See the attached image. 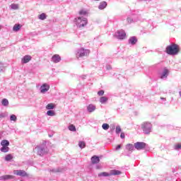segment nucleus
<instances>
[{
  "label": "nucleus",
  "mask_w": 181,
  "mask_h": 181,
  "mask_svg": "<svg viewBox=\"0 0 181 181\" xmlns=\"http://www.w3.org/2000/svg\"><path fill=\"white\" fill-rule=\"evenodd\" d=\"M74 22L77 28H78L79 29H81L87 26V24L88 23V20L86 17L79 16V17L75 18Z\"/></svg>",
  "instance_id": "obj_1"
},
{
  "label": "nucleus",
  "mask_w": 181,
  "mask_h": 181,
  "mask_svg": "<svg viewBox=\"0 0 181 181\" xmlns=\"http://www.w3.org/2000/svg\"><path fill=\"white\" fill-rule=\"evenodd\" d=\"M34 152H36L39 156H43L49 153V149H47L45 144H41L34 148Z\"/></svg>",
  "instance_id": "obj_2"
},
{
  "label": "nucleus",
  "mask_w": 181,
  "mask_h": 181,
  "mask_svg": "<svg viewBox=\"0 0 181 181\" xmlns=\"http://www.w3.org/2000/svg\"><path fill=\"white\" fill-rule=\"evenodd\" d=\"M165 52L167 54L175 56L179 53V45L176 44L168 45L165 49Z\"/></svg>",
  "instance_id": "obj_3"
},
{
  "label": "nucleus",
  "mask_w": 181,
  "mask_h": 181,
  "mask_svg": "<svg viewBox=\"0 0 181 181\" xmlns=\"http://www.w3.org/2000/svg\"><path fill=\"white\" fill-rule=\"evenodd\" d=\"M122 173L118 170H112L110 173L103 172L98 174V177H108L110 176H119Z\"/></svg>",
  "instance_id": "obj_4"
},
{
  "label": "nucleus",
  "mask_w": 181,
  "mask_h": 181,
  "mask_svg": "<svg viewBox=\"0 0 181 181\" xmlns=\"http://www.w3.org/2000/svg\"><path fill=\"white\" fill-rule=\"evenodd\" d=\"M141 129L145 135H149L152 132V123L144 122L141 124Z\"/></svg>",
  "instance_id": "obj_5"
},
{
  "label": "nucleus",
  "mask_w": 181,
  "mask_h": 181,
  "mask_svg": "<svg viewBox=\"0 0 181 181\" xmlns=\"http://www.w3.org/2000/svg\"><path fill=\"white\" fill-rule=\"evenodd\" d=\"M90 54V49H86L84 48H80L76 50V56L77 59H80V57H87Z\"/></svg>",
  "instance_id": "obj_6"
},
{
  "label": "nucleus",
  "mask_w": 181,
  "mask_h": 181,
  "mask_svg": "<svg viewBox=\"0 0 181 181\" xmlns=\"http://www.w3.org/2000/svg\"><path fill=\"white\" fill-rule=\"evenodd\" d=\"M115 36L119 40H124L127 37V33L124 30H120L115 33Z\"/></svg>",
  "instance_id": "obj_7"
},
{
  "label": "nucleus",
  "mask_w": 181,
  "mask_h": 181,
  "mask_svg": "<svg viewBox=\"0 0 181 181\" xmlns=\"http://www.w3.org/2000/svg\"><path fill=\"white\" fill-rule=\"evenodd\" d=\"M146 146V144L144 142L137 141L134 144V148L135 149H137V151H141V149H145Z\"/></svg>",
  "instance_id": "obj_8"
},
{
  "label": "nucleus",
  "mask_w": 181,
  "mask_h": 181,
  "mask_svg": "<svg viewBox=\"0 0 181 181\" xmlns=\"http://www.w3.org/2000/svg\"><path fill=\"white\" fill-rule=\"evenodd\" d=\"M14 175L17 176H22L23 177H28V173L23 170H16L13 171Z\"/></svg>",
  "instance_id": "obj_9"
},
{
  "label": "nucleus",
  "mask_w": 181,
  "mask_h": 181,
  "mask_svg": "<svg viewBox=\"0 0 181 181\" xmlns=\"http://www.w3.org/2000/svg\"><path fill=\"white\" fill-rule=\"evenodd\" d=\"M40 90L41 94H45V93H47V91L50 90V86H49L47 83H44L42 86H41Z\"/></svg>",
  "instance_id": "obj_10"
},
{
  "label": "nucleus",
  "mask_w": 181,
  "mask_h": 181,
  "mask_svg": "<svg viewBox=\"0 0 181 181\" xmlns=\"http://www.w3.org/2000/svg\"><path fill=\"white\" fill-rule=\"evenodd\" d=\"M168 76H169V70L165 68L162 73L160 74V78L162 80H166L168 78Z\"/></svg>",
  "instance_id": "obj_11"
},
{
  "label": "nucleus",
  "mask_w": 181,
  "mask_h": 181,
  "mask_svg": "<svg viewBox=\"0 0 181 181\" xmlns=\"http://www.w3.org/2000/svg\"><path fill=\"white\" fill-rule=\"evenodd\" d=\"M30 60H32V57L30 55H25L21 59V63L23 64H26V63H29Z\"/></svg>",
  "instance_id": "obj_12"
},
{
  "label": "nucleus",
  "mask_w": 181,
  "mask_h": 181,
  "mask_svg": "<svg viewBox=\"0 0 181 181\" xmlns=\"http://www.w3.org/2000/svg\"><path fill=\"white\" fill-rule=\"evenodd\" d=\"M11 179H13V175H4L0 176V180H1V181L11 180Z\"/></svg>",
  "instance_id": "obj_13"
},
{
  "label": "nucleus",
  "mask_w": 181,
  "mask_h": 181,
  "mask_svg": "<svg viewBox=\"0 0 181 181\" xmlns=\"http://www.w3.org/2000/svg\"><path fill=\"white\" fill-rule=\"evenodd\" d=\"M61 60H62V58L59 54H54L52 57V62H53V63H59Z\"/></svg>",
  "instance_id": "obj_14"
},
{
  "label": "nucleus",
  "mask_w": 181,
  "mask_h": 181,
  "mask_svg": "<svg viewBox=\"0 0 181 181\" xmlns=\"http://www.w3.org/2000/svg\"><path fill=\"white\" fill-rule=\"evenodd\" d=\"M96 107L93 104H90L87 106L88 112H94L95 111Z\"/></svg>",
  "instance_id": "obj_15"
},
{
  "label": "nucleus",
  "mask_w": 181,
  "mask_h": 181,
  "mask_svg": "<svg viewBox=\"0 0 181 181\" xmlns=\"http://www.w3.org/2000/svg\"><path fill=\"white\" fill-rule=\"evenodd\" d=\"M136 42H138L136 37H131L129 39V45H132V46H134V45H136Z\"/></svg>",
  "instance_id": "obj_16"
},
{
  "label": "nucleus",
  "mask_w": 181,
  "mask_h": 181,
  "mask_svg": "<svg viewBox=\"0 0 181 181\" xmlns=\"http://www.w3.org/2000/svg\"><path fill=\"white\" fill-rule=\"evenodd\" d=\"M91 162L93 165H95V163H98L100 162V157L97 156H93L91 158Z\"/></svg>",
  "instance_id": "obj_17"
},
{
  "label": "nucleus",
  "mask_w": 181,
  "mask_h": 181,
  "mask_svg": "<svg viewBox=\"0 0 181 181\" xmlns=\"http://www.w3.org/2000/svg\"><path fill=\"white\" fill-rule=\"evenodd\" d=\"M99 101L100 104H107L108 101V98L106 96H102L100 97Z\"/></svg>",
  "instance_id": "obj_18"
},
{
  "label": "nucleus",
  "mask_w": 181,
  "mask_h": 181,
  "mask_svg": "<svg viewBox=\"0 0 181 181\" xmlns=\"http://www.w3.org/2000/svg\"><path fill=\"white\" fill-rule=\"evenodd\" d=\"M107 8V2L105 1H101L100 3V5L98 6V8L100 10L105 9Z\"/></svg>",
  "instance_id": "obj_19"
},
{
  "label": "nucleus",
  "mask_w": 181,
  "mask_h": 181,
  "mask_svg": "<svg viewBox=\"0 0 181 181\" xmlns=\"http://www.w3.org/2000/svg\"><path fill=\"white\" fill-rule=\"evenodd\" d=\"M12 159H13V156L12 154H7L5 156L6 162H12Z\"/></svg>",
  "instance_id": "obj_20"
},
{
  "label": "nucleus",
  "mask_w": 181,
  "mask_h": 181,
  "mask_svg": "<svg viewBox=\"0 0 181 181\" xmlns=\"http://www.w3.org/2000/svg\"><path fill=\"white\" fill-rule=\"evenodd\" d=\"M10 9H12L13 11H18V9H19V4H11L10 5Z\"/></svg>",
  "instance_id": "obj_21"
},
{
  "label": "nucleus",
  "mask_w": 181,
  "mask_h": 181,
  "mask_svg": "<svg viewBox=\"0 0 181 181\" xmlns=\"http://www.w3.org/2000/svg\"><path fill=\"white\" fill-rule=\"evenodd\" d=\"M0 151L1 152H4V153H6V152H9V147L8 146H2Z\"/></svg>",
  "instance_id": "obj_22"
},
{
  "label": "nucleus",
  "mask_w": 181,
  "mask_h": 181,
  "mask_svg": "<svg viewBox=\"0 0 181 181\" xmlns=\"http://www.w3.org/2000/svg\"><path fill=\"white\" fill-rule=\"evenodd\" d=\"M134 148H135V146H134V144H129L126 146L127 151H134Z\"/></svg>",
  "instance_id": "obj_23"
},
{
  "label": "nucleus",
  "mask_w": 181,
  "mask_h": 181,
  "mask_svg": "<svg viewBox=\"0 0 181 181\" xmlns=\"http://www.w3.org/2000/svg\"><path fill=\"white\" fill-rule=\"evenodd\" d=\"M1 105H4V107H8V105H9V101L8 99L4 98L1 100Z\"/></svg>",
  "instance_id": "obj_24"
},
{
  "label": "nucleus",
  "mask_w": 181,
  "mask_h": 181,
  "mask_svg": "<svg viewBox=\"0 0 181 181\" xmlns=\"http://www.w3.org/2000/svg\"><path fill=\"white\" fill-rule=\"evenodd\" d=\"M1 146H9V141L8 140H2L1 141Z\"/></svg>",
  "instance_id": "obj_25"
},
{
  "label": "nucleus",
  "mask_w": 181,
  "mask_h": 181,
  "mask_svg": "<svg viewBox=\"0 0 181 181\" xmlns=\"http://www.w3.org/2000/svg\"><path fill=\"white\" fill-rule=\"evenodd\" d=\"M88 12L87 11L82 9L79 11V15L81 16H87Z\"/></svg>",
  "instance_id": "obj_26"
},
{
  "label": "nucleus",
  "mask_w": 181,
  "mask_h": 181,
  "mask_svg": "<svg viewBox=\"0 0 181 181\" xmlns=\"http://www.w3.org/2000/svg\"><path fill=\"white\" fill-rule=\"evenodd\" d=\"M47 16H46V13H42L40 15L38 16V18L40 21H45V19H46Z\"/></svg>",
  "instance_id": "obj_27"
},
{
  "label": "nucleus",
  "mask_w": 181,
  "mask_h": 181,
  "mask_svg": "<svg viewBox=\"0 0 181 181\" xmlns=\"http://www.w3.org/2000/svg\"><path fill=\"white\" fill-rule=\"evenodd\" d=\"M47 115H48V117H54V115H56V113H54V111L53 110H48L47 112Z\"/></svg>",
  "instance_id": "obj_28"
},
{
  "label": "nucleus",
  "mask_w": 181,
  "mask_h": 181,
  "mask_svg": "<svg viewBox=\"0 0 181 181\" xmlns=\"http://www.w3.org/2000/svg\"><path fill=\"white\" fill-rule=\"evenodd\" d=\"M102 128H103V129H104L105 131H107V130L110 129V124H107V123H104V124H103V125H102Z\"/></svg>",
  "instance_id": "obj_29"
},
{
  "label": "nucleus",
  "mask_w": 181,
  "mask_h": 181,
  "mask_svg": "<svg viewBox=\"0 0 181 181\" xmlns=\"http://www.w3.org/2000/svg\"><path fill=\"white\" fill-rule=\"evenodd\" d=\"M46 109H47V110H54V104H53V103H49V104L46 106Z\"/></svg>",
  "instance_id": "obj_30"
},
{
  "label": "nucleus",
  "mask_w": 181,
  "mask_h": 181,
  "mask_svg": "<svg viewBox=\"0 0 181 181\" xmlns=\"http://www.w3.org/2000/svg\"><path fill=\"white\" fill-rule=\"evenodd\" d=\"M68 128H69V131H71L72 132H76V131L75 125L70 124Z\"/></svg>",
  "instance_id": "obj_31"
},
{
  "label": "nucleus",
  "mask_w": 181,
  "mask_h": 181,
  "mask_svg": "<svg viewBox=\"0 0 181 181\" xmlns=\"http://www.w3.org/2000/svg\"><path fill=\"white\" fill-rule=\"evenodd\" d=\"M20 29H21V25L19 24H16L13 28V30H14V32H18V30H20Z\"/></svg>",
  "instance_id": "obj_32"
},
{
  "label": "nucleus",
  "mask_w": 181,
  "mask_h": 181,
  "mask_svg": "<svg viewBox=\"0 0 181 181\" xmlns=\"http://www.w3.org/2000/svg\"><path fill=\"white\" fill-rule=\"evenodd\" d=\"M17 120H18V117H16V115H11L10 116V121H13V122H16Z\"/></svg>",
  "instance_id": "obj_33"
},
{
  "label": "nucleus",
  "mask_w": 181,
  "mask_h": 181,
  "mask_svg": "<svg viewBox=\"0 0 181 181\" xmlns=\"http://www.w3.org/2000/svg\"><path fill=\"white\" fill-rule=\"evenodd\" d=\"M78 146H79V148H81V149H83V148H86V142L79 141Z\"/></svg>",
  "instance_id": "obj_34"
},
{
  "label": "nucleus",
  "mask_w": 181,
  "mask_h": 181,
  "mask_svg": "<svg viewBox=\"0 0 181 181\" xmlns=\"http://www.w3.org/2000/svg\"><path fill=\"white\" fill-rule=\"evenodd\" d=\"M121 131H122L121 126L117 125L116 127V134H121Z\"/></svg>",
  "instance_id": "obj_35"
},
{
  "label": "nucleus",
  "mask_w": 181,
  "mask_h": 181,
  "mask_svg": "<svg viewBox=\"0 0 181 181\" xmlns=\"http://www.w3.org/2000/svg\"><path fill=\"white\" fill-rule=\"evenodd\" d=\"M127 21L128 23H132L134 22V19H132L131 16H128L127 18Z\"/></svg>",
  "instance_id": "obj_36"
},
{
  "label": "nucleus",
  "mask_w": 181,
  "mask_h": 181,
  "mask_svg": "<svg viewBox=\"0 0 181 181\" xmlns=\"http://www.w3.org/2000/svg\"><path fill=\"white\" fill-rule=\"evenodd\" d=\"M175 151H179V149H181V144H177L175 146Z\"/></svg>",
  "instance_id": "obj_37"
},
{
  "label": "nucleus",
  "mask_w": 181,
  "mask_h": 181,
  "mask_svg": "<svg viewBox=\"0 0 181 181\" xmlns=\"http://www.w3.org/2000/svg\"><path fill=\"white\" fill-rule=\"evenodd\" d=\"M5 70V66H4V64L0 63V71H4Z\"/></svg>",
  "instance_id": "obj_38"
},
{
  "label": "nucleus",
  "mask_w": 181,
  "mask_h": 181,
  "mask_svg": "<svg viewBox=\"0 0 181 181\" xmlns=\"http://www.w3.org/2000/svg\"><path fill=\"white\" fill-rule=\"evenodd\" d=\"M98 95L102 96L104 95V90H101L98 92Z\"/></svg>",
  "instance_id": "obj_39"
},
{
  "label": "nucleus",
  "mask_w": 181,
  "mask_h": 181,
  "mask_svg": "<svg viewBox=\"0 0 181 181\" xmlns=\"http://www.w3.org/2000/svg\"><path fill=\"white\" fill-rule=\"evenodd\" d=\"M5 117H6V113H1L0 114V118H5Z\"/></svg>",
  "instance_id": "obj_40"
},
{
  "label": "nucleus",
  "mask_w": 181,
  "mask_h": 181,
  "mask_svg": "<svg viewBox=\"0 0 181 181\" xmlns=\"http://www.w3.org/2000/svg\"><path fill=\"white\" fill-rule=\"evenodd\" d=\"M120 138H121L122 139H124V138H125V134L121 133V134H120Z\"/></svg>",
  "instance_id": "obj_41"
},
{
  "label": "nucleus",
  "mask_w": 181,
  "mask_h": 181,
  "mask_svg": "<svg viewBox=\"0 0 181 181\" xmlns=\"http://www.w3.org/2000/svg\"><path fill=\"white\" fill-rule=\"evenodd\" d=\"M106 69H107V70H111V69H112V67H111V65H107Z\"/></svg>",
  "instance_id": "obj_42"
},
{
  "label": "nucleus",
  "mask_w": 181,
  "mask_h": 181,
  "mask_svg": "<svg viewBox=\"0 0 181 181\" xmlns=\"http://www.w3.org/2000/svg\"><path fill=\"white\" fill-rule=\"evenodd\" d=\"M119 149H121V145H118V146L116 147V151H118Z\"/></svg>",
  "instance_id": "obj_43"
},
{
  "label": "nucleus",
  "mask_w": 181,
  "mask_h": 181,
  "mask_svg": "<svg viewBox=\"0 0 181 181\" xmlns=\"http://www.w3.org/2000/svg\"><path fill=\"white\" fill-rule=\"evenodd\" d=\"M160 100H163L164 101H166V98H160Z\"/></svg>",
  "instance_id": "obj_44"
},
{
  "label": "nucleus",
  "mask_w": 181,
  "mask_h": 181,
  "mask_svg": "<svg viewBox=\"0 0 181 181\" xmlns=\"http://www.w3.org/2000/svg\"><path fill=\"white\" fill-rule=\"evenodd\" d=\"M51 172H59V170H51Z\"/></svg>",
  "instance_id": "obj_45"
},
{
  "label": "nucleus",
  "mask_w": 181,
  "mask_h": 181,
  "mask_svg": "<svg viewBox=\"0 0 181 181\" xmlns=\"http://www.w3.org/2000/svg\"><path fill=\"white\" fill-rule=\"evenodd\" d=\"M82 78H86V75L82 76Z\"/></svg>",
  "instance_id": "obj_46"
},
{
  "label": "nucleus",
  "mask_w": 181,
  "mask_h": 181,
  "mask_svg": "<svg viewBox=\"0 0 181 181\" xmlns=\"http://www.w3.org/2000/svg\"><path fill=\"white\" fill-rule=\"evenodd\" d=\"M96 169H100V167H99V166H97V167H96Z\"/></svg>",
  "instance_id": "obj_47"
}]
</instances>
